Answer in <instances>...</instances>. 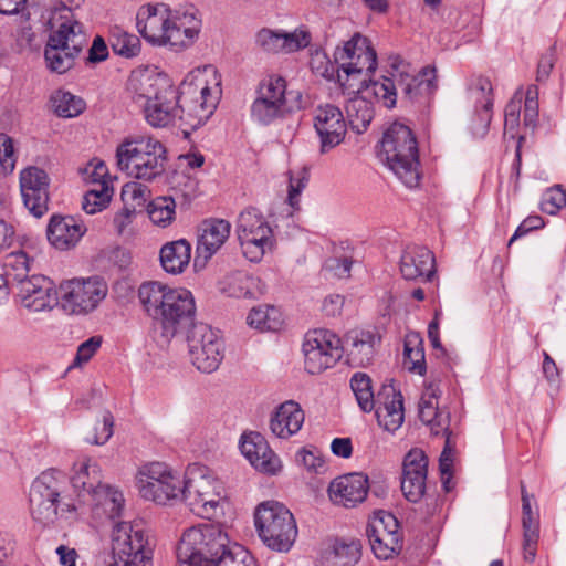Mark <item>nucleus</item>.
<instances>
[{
	"label": "nucleus",
	"mask_w": 566,
	"mask_h": 566,
	"mask_svg": "<svg viewBox=\"0 0 566 566\" xmlns=\"http://www.w3.org/2000/svg\"><path fill=\"white\" fill-rule=\"evenodd\" d=\"M334 62L337 82L350 96L346 104L347 126L357 134L364 133L374 117L369 97L392 108L399 94L401 99L418 102L430 97L438 88L434 66L417 71L400 56L390 57L388 75L371 80L370 74L377 69V54L370 41L360 33L335 49Z\"/></svg>",
	"instance_id": "f257e3e1"
},
{
	"label": "nucleus",
	"mask_w": 566,
	"mask_h": 566,
	"mask_svg": "<svg viewBox=\"0 0 566 566\" xmlns=\"http://www.w3.org/2000/svg\"><path fill=\"white\" fill-rule=\"evenodd\" d=\"M134 103L154 128H165L184 119V114L203 125L221 97V76L212 65L190 71L177 90L167 75L151 70L134 71L127 83Z\"/></svg>",
	"instance_id": "f03ea898"
},
{
	"label": "nucleus",
	"mask_w": 566,
	"mask_h": 566,
	"mask_svg": "<svg viewBox=\"0 0 566 566\" xmlns=\"http://www.w3.org/2000/svg\"><path fill=\"white\" fill-rule=\"evenodd\" d=\"M179 566H258L243 546L231 544L220 525L200 523L184 531L177 546Z\"/></svg>",
	"instance_id": "7ed1b4c3"
},
{
	"label": "nucleus",
	"mask_w": 566,
	"mask_h": 566,
	"mask_svg": "<svg viewBox=\"0 0 566 566\" xmlns=\"http://www.w3.org/2000/svg\"><path fill=\"white\" fill-rule=\"evenodd\" d=\"M136 28L149 44L179 51L193 43L200 21L193 13L172 20L165 4H146L137 11Z\"/></svg>",
	"instance_id": "20e7f679"
},
{
	"label": "nucleus",
	"mask_w": 566,
	"mask_h": 566,
	"mask_svg": "<svg viewBox=\"0 0 566 566\" xmlns=\"http://www.w3.org/2000/svg\"><path fill=\"white\" fill-rule=\"evenodd\" d=\"M378 157L407 188L419 186L421 174L418 144L408 126L394 123L386 129Z\"/></svg>",
	"instance_id": "39448f33"
},
{
	"label": "nucleus",
	"mask_w": 566,
	"mask_h": 566,
	"mask_svg": "<svg viewBox=\"0 0 566 566\" xmlns=\"http://www.w3.org/2000/svg\"><path fill=\"white\" fill-rule=\"evenodd\" d=\"M167 150L163 143L150 135L126 137L116 148V163L127 176L151 181L165 170Z\"/></svg>",
	"instance_id": "423d86ee"
},
{
	"label": "nucleus",
	"mask_w": 566,
	"mask_h": 566,
	"mask_svg": "<svg viewBox=\"0 0 566 566\" xmlns=\"http://www.w3.org/2000/svg\"><path fill=\"white\" fill-rule=\"evenodd\" d=\"M254 525L263 544L275 552H289L297 537L293 514L284 504L276 501H266L258 505Z\"/></svg>",
	"instance_id": "0eeeda50"
},
{
	"label": "nucleus",
	"mask_w": 566,
	"mask_h": 566,
	"mask_svg": "<svg viewBox=\"0 0 566 566\" xmlns=\"http://www.w3.org/2000/svg\"><path fill=\"white\" fill-rule=\"evenodd\" d=\"M184 488V500L192 513L208 520L217 515L224 490L206 465H188Z\"/></svg>",
	"instance_id": "6e6552de"
},
{
	"label": "nucleus",
	"mask_w": 566,
	"mask_h": 566,
	"mask_svg": "<svg viewBox=\"0 0 566 566\" xmlns=\"http://www.w3.org/2000/svg\"><path fill=\"white\" fill-rule=\"evenodd\" d=\"M301 97L298 92H286L283 77L269 76L259 85L258 96L251 106V116L259 124L269 125L286 113L301 109Z\"/></svg>",
	"instance_id": "1a4fd4ad"
},
{
	"label": "nucleus",
	"mask_w": 566,
	"mask_h": 566,
	"mask_svg": "<svg viewBox=\"0 0 566 566\" xmlns=\"http://www.w3.org/2000/svg\"><path fill=\"white\" fill-rule=\"evenodd\" d=\"M86 41L84 25L66 18L49 36L44 50L48 69L57 74L66 73L73 67Z\"/></svg>",
	"instance_id": "9d476101"
},
{
	"label": "nucleus",
	"mask_w": 566,
	"mask_h": 566,
	"mask_svg": "<svg viewBox=\"0 0 566 566\" xmlns=\"http://www.w3.org/2000/svg\"><path fill=\"white\" fill-rule=\"evenodd\" d=\"M60 473L54 470L42 472L31 484L30 511L32 517L41 523L49 524L54 521L59 510L62 514L77 511L75 502L60 500Z\"/></svg>",
	"instance_id": "9b49d317"
},
{
	"label": "nucleus",
	"mask_w": 566,
	"mask_h": 566,
	"mask_svg": "<svg viewBox=\"0 0 566 566\" xmlns=\"http://www.w3.org/2000/svg\"><path fill=\"white\" fill-rule=\"evenodd\" d=\"M137 486L143 499L157 504L185 497L184 479L163 462L143 465L137 474Z\"/></svg>",
	"instance_id": "f8f14e48"
},
{
	"label": "nucleus",
	"mask_w": 566,
	"mask_h": 566,
	"mask_svg": "<svg viewBox=\"0 0 566 566\" xmlns=\"http://www.w3.org/2000/svg\"><path fill=\"white\" fill-rule=\"evenodd\" d=\"M108 294L107 282L98 276L76 277L60 284L62 308L72 315L94 312Z\"/></svg>",
	"instance_id": "ddd939ff"
},
{
	"label": "nucleus",
	"mask_w": 566,
	"mask_h": 566,
	"mask_svg": "<svg viewBox=\"0 0 566 566\" xmlns=\"http://www.w3.org/2000/svg\"><path fill=\"white\" fill-rule=\"evenodd\" d=\"M237 234L242 253L250 262L261 261L274 244L272 228L262 212L253 207L239 214Z\"/></svg>",
	"instance_id": "4468645a"
},
{
	"label": "nucleus",
	"mask_w": 566,
	"mask_h": 566,
	"mask_svg": "<svg viewBox=\"0 0 566 566\" xmlns=\"http://www.w3.org/2000/svg\"><path fill=\"white\" fill-rule=\"evenodd\" d=\"M302 352L305 370L316 375L335 366L344 354V347L334 332L317 328L305 334Z\"/></svg>",
	"instance_id": "2eb2a0df"
},
{
	"label": "nucleus",
	"mask_w": 566,
	"mask_h": 566,
	"mask_svg": "<svg viewBox=\"0 0 566 566\" xmlns=\"http://www.w3.org/2000/svg\"><path fill=\"white\" fill-rule=\"evenodd\" d=\"M112 549L123 566H150L153 549L139 524L117 523L112 532Z\"/></svg>",
	"instance_id": "dca6fc26"
},
{
	"label": "nucleus",
	"mask_w": 566,
	"mask_h": 566,
	"mask_svg": "<svg viewBox=\"0 0 566 566\" xmlns=\"http://www.w3.org/2000/svg\"><path fill=\"white\" fill-rule=\"evenodd\" d=\"M189 356L193 366L202 373L218 369L224 352V344L218 331L206 324H196L188 337Z\"/></svg>",
	"instance_id": "f3484780"
},
{
	"label": "nucleus",
	"mask_w": 566,
	"mask_h": 566,
	"mask_svg": "<svg viewBox=\"0 0 566 566\" xmlns=\"http://www.w3.org/2000/svg\"><path fill=\"white\" fill-rule=\"evenodd\" d=\"M366 534L371 551L378 559L392 558L402 548L399 523L389 512H376L368 522Z\"/></svg>",
	"instance_id": "a211bd4d"
},
{
	"label": "nucleus",
	"mask_w": 566,
	"mask_h": 566,
	"mask_svg": "<svg viewBox=\"0 0 566 566\" xmlns=\"http://www.w3.org/2000/svg\"><path fill=\"white\" fill-rule=\"evenodd\" d=\"M195 298L189 290L176 287L168 302L158 327L165 343H169L180 331L193 324Z\"/></svg>",
	"instance_id": "6ab92c4d"
},
{
	"label": "nucleus",
	"mask_w": 566,
	"mask_h": 566,
	"mask_svg": "<svg viewBox=\"0 0 566 566\" xmlns=\"http://www.w3.org/2000/svg\"><path fill=\"white\" fill-rule=\"evenodd\" d=\"M50 177L36 166H28L19 174L20 191L24 207L35 217H43L49 210Z\"/></svg>",
	"instance_id": "aec40b11"
},
{
	"label": "nucleus",
	"mask_w": 566,
	"mask_h": 566,
	"mask_svg": "<svg viewBox=\"0 0 566 566\" xmlns=\"http://www.w3.org/2000/svg\"><path fill=\"white\" fill-rule=\"evenodd\" d=\"M313 125L323 154L338 146L347 133V122L343 112L332 104L321 105L315 109Z\"/></svg>",
	"instance_id": "412c9836"
},
{
	"label": "nucleus",
	"mask_w": 566,
	"mask_h": 566,
	"mask_svg": "<svg viewBox=\"0 0 566 566\" xmlns=\"http://www.w3.org/2000/svg\"><path fill=\"white\" fill-rule=\"evenodd\" d=\"M368 491V476L353 472L333 479L328 484L327 495L334 505L352 509L366 500Z\"/></svg>",
	"instance_id": "4be33fe9"
},
{
	"label": "nucleus",
	"mask_w": 566,
	"mask_h": 566,
	"mask_svg": "<svg viewBox=\"0 0 566 566\" xmlns=\"http://www.w3.org/2000/svg\"><path fill=\"white\" fill-rule=\"evenodd\" d=\"M18 296L22 306L41 312L57 303V294L53 282L43 275H32L18 285Z\"/></svg>",
	"instance_id": "5701e85b"
},
{
	"label": "nucleus",
	"mask_w": 566,
	"mask_h": 566,
	"mask_svg": "<svg viewBox=\"0 0 566 566\" xmlns=\"http://www.w3.org/2000/svg\"><path fill=\"white\" fill-rule=\"evenodd\" d=\"M240 450L251 465L260 472L273 475L282 468L280 458L260 433L242 436Z\"/></svg>",
	"instance_id": "b1692460"
},
{
	"label": "nucleus",
	"mask_w": 566,
	"mask_h": 566,
	"mask_svg": "<svg viewBox=\"0 0 566 566\" xmlns=\"http://www.w3.org/2000/svg\"><path fill=\"white\" fill-rule=\"evenodd\" d=\"M311 42L310 33L304 29L293 32L263 28L255 34V44L269 53L295 52L306 48Z\"/></svg>",
	"instance_id": "393cba45"
},
{
	"label": "nucleus",
	"mask_w": 566,
	"mask_h": 566,
	"mask_svg": "<svg viewBox=\"0 0 566 566\" xmlns=\"http://www.w3.org/2000/svg\"><path fill=\"white\" fill-rule=\"evenodd\" d=\"M374 408L380 427L389 432L398 430L405 420L403 398L394 386L385 385L377 394Z\"/></svg>",
	"instance_id": "a878e982"
},
{
	"label": "nucleus",
	"mask_w": 566,
	"mask_h": 566,
	"mask_svg": "<svg viewBox=\"0 0 566 566\" xmlns=\"http://www.w3.org/2000/svg\"><path fill=\"white\" fill-rule=\"evenodd\" d=\"M399 269L405 280L431 281L434 275V255L426 247L407 245L401 253Z\"/></svg>",
	"instance_id": "bb28decb"
},
{
	"label": "nucleus",
	"mask_w": 566,
	"mask_h": 566,
	"mask_svg": "<svg viewBox=\"0 0 566 566\" xmlns=\"http://www.w3.org/2000/svg\"><path fill=\"white\" fill-rule=\"evenodd\" d=\"M102 476L99 464L91 458L83 457L74 463L70 481L77 493V507L103 484Z\"/></svg>",
	"instance_id": "cd10ccee"
},
{
	"label": "nucleus",
	"mask_w": 566,
	"mask_h": 566,
	"mask_svg": "<svg viewBox=\"0 0 566 566\" xmlns=\"http://www.w3.org/2000/svg\"><path fill=\"white\" fill-rule=\"evenodd\" d=\"M231 223L224 219L203 220L198 228V258L209 260L226 243L230 235Z\"/></svg>",
	"instance_id": "c85d7f7f"
},
{
	"label": "nucleus",
	"mask_w": 566,
	"mask_h": 566,
	"mask_svg": "<svg viewBox=\"0 0 566 566\" xmlns=\"http://www.w3.org/2000/svg\"><path fill=\"white\" fill-rule=\"evenodd\" d=\"M86 232L80 220L71 216H52L46 229L49 242L59 250H69L77 244Z\"/></svg>",
	"instance_id": "c756f323"
},
{
	"label": "nucleus",
	"mask_w": 566,
	"mask_h": 566,
	"mask_svg": "<svg viewBox=\"0 0 566 566\" xmlns=\"http://www.w3.org/2000/svg\"><path fill=\"white\" fill-rule=\"evenodd\" d=\"M440 390L438 386L430 384L426 387L419 401V418L436 436L450 434V415L438 407Z\"/></svg>",
	"instance_id": "7c9ffc66"
},
{
	"label": "nucleus",
	"mask_w": 566,
	"mask_h": 566,
	"mask_svg": "<svg viewBox=\"0 0 566 566\" xmlns=\"http://www.w3.org/2000/svg\"><path fill=\"white\" fill-rule=\"evenodd\" d=\"M305 415L300 403L286 400L276 407L270 418V430L279 439H290L302 428Z\"/></svg>",
	"instance_id": "2f4dec72"
},
{
	"label": "nucleus",
	"mask_w": 566,
	"mask_h": 566,
	"mask_svg": "<svg viewBox=\"0 0 566 566\" xmlns=\"http://www.w3.org/2000/svg\"><path fill=\"white\" fill-rule=\"evenodd\" d=\"M175 289L176 287H171L158 281H149L140 284L138 289L139 303L144 312L153 319L156 326H158L164 316L166 306Z\"/></svg>",
	"instance_id": "473e14b6"
},
{
	"label": "nucleus",
	"mask_w": 566,
	"mask_h": 566,
	"mask_svg": "<svg viewBox=\"0 0 566 566\" xmlns=\"http://www.w3.org/2000/svg\"><path fill=\"white\" fill-rule=\"evenodd\" d=\"M264 282L255 275L244 271H235L220 282V291L235 298H259L265 293Z\"/></svg>",
	"instance_id": "72a5a7b5"
},
{
	"label": "nucleus",
	"mask_w": 566,
	"mask_h": 566,
	"mask_svg": "<svg viewBox=\"0 0 566 566\" xmlns=\"http://www.w3.org/2000/svg\"><path fill=\"white\" fill-rule=\"evenodd\" d=\"M522 526H523V557L526 562H534L539 538V520L537 511L532 509V499L522 484Z\"/></svg>",
	"instance_id": "f704fd0d"
},
{
	"label": "nucleus",
	"mask_w": 566,
	"mask_h": 566,
	"mask_svg": "<svg viewBox=\"0 0 566 566\" xmlns=\"http://www.w3.org/2000/svg\"><path fill=\"white\" fill-rule=\"evenodd\" d=\"M379 337L371 331H352L346 337L348 364L355 367L368 366L376 353Z\"/></svg>",
	"instance_id": "c9c22d12"
},
{
	"label": "nucleus",
	"mask_w": 566,
	"mask_h": 566,
	"mask_svg": "<svg viewBox=\"0 0 566 566\" xmlns=\"http://www.w3.org/2000/svg\"><path fill=\"white\" fill-rule=\"evenodd\" d=\"M492 83L486 77L476 78L469 90L470 99L474 105V115L479 126L485 133L492 119L493 107Z\"/></svg>",
	"instance_id": "e433bc0d"
},
{
	"label": "nucleus",
	"mask_w": 566,
	"mask_h": 566,
	"mask_svg": "<svg viewBox=\"0 0 566 566\" xmlns=\"http://www.w3.org/2000/svg\"><path fill=\"white\" fill-rule=\"evenodd\" d=\"M83 505L92 506L93 509H101L108 518H116L120 516L125 499L123 492L117 488L103 483Z\"/></svg>",
	"instance_id": "4c0bfd02"
},
{
	"label": "nucleus",
	"mask_w": 566,
	"mask_h": 566,
	"mask_svg": "<svg viewBox=\"0 0 566 566\" xmlns=\"http://www.w3.org/2000/svg\"><path fill=\"white\" fill-rule=\"evenodd\" d=\"M159 256L167 273H181L190 261L191 245L184 239L168 242L161 248Z\"/></svg>",
	"instance_id": "58836bf2"
},
{
	"label": "nucleus",
	"mask_w": 566,
	"mask_h": 566,
	"mask_svg": "<svg viewBox=\"0 0 566 566\" xmlns=\"http://www.w3.org/2000/svg\"><path fill=\"white\" fill-rule=\"evenodd\" d=\"M361 544L357 539H336L327 553L331 566H354L360 559Z\"/></svg>",
	"instance_id": "ea45409f"
},
{
	"label": "nucleus",
	"mask_w": 566,
	"mask_h": 566,
	"mask_svg": "<svg viewBox=\"0 0 566 566\" xmlns=\"http://www.w3.org/2000/svg\"><path fill=\"white\" fill-rule=\"evenodd\" d=\"M247 323L250 327L261 332H276L282 327L283 321L279 308L269 305H259L249 312Z\"/></svg>",
	"instance_id": "a19ab883"
},
{
	"label": "nucleus",
	"mask_w": 566,
	"mask_h": 566,
	"mask_svg": "<svg viewBox=\"0 0 566 566\" xmlns=\"http://www.w3.org/2000/svg\"><path fill=\"white\" fill-rule=\"evenodd\" d=\"M108 40L116 55L133 59L140 53L142 43L139 38L119 27L111 29Z\"/></svg>",
	"instance_id": "79ce46f5"
},
{
	"label": "nucleus",
	"mask_w": 566,
	"mask_h": 566,
	"mask_svg": "<svg viewBox=\"0 0 566 566\" xmlns=\"http://www.w3.org/2000/svg\"><path fill=\"white\" fill-rule=\"evenodd\" d=\"M54 113L60 117L71 118L80 115L84 108V101L63 90L55 91L50 98Z\"/></svg>",
	"instance_id": "37998d69"
},
{
	"label": "nucleus",
	"mask_w": 566,
	"mask_h": 566,
	"mask_svg": "<svg viewBox=\"0 0 566 566\" xmlns=\"http://www.w3.org/2000/svg\"><path fill=\"white\" fill-rule=\"evenodd\" d=\"M30 262V258L23 251L7 254L3 260L4 273L2 274L7 280V284L13 281L19 285L22 281L28 280L30 277L28 275L31 269Z\"/></svg>",
	"instance_id": "c03bdc74"
},
{
	"label": "nucleus",
	"mask_w": 566,
	"mask_h": 566,
	"mask_svg": "<svg viewBox=\"0 0 566 566\" xmlns=\"http://www.w3.org/2000/svg\"><path fill=\"white\" fill-rule=\"evenodd\" d=\"M350 388L359 408L364 412L373 411L377 405V395L374 394L370 377L365 373H355L350 378Z\"/></svg>",
	"instance_id": "a18cd8bd"
},
{
	"label": "nucleus",
	"mask_w": 566,
	"mask_h": 566,
	"mask_svg": "<svg viewBox=\"0 0 566 566\" xmlns=\"http://www.w3.org/2000/svg\"><path fill=\"white\" fill-rule=\"evenodd\" d=\"M114 189L108 182H97L83 196L82 208L88 214L104 210L112 200Z\"/></svg>",
	"instance_id": "49530a36"
},
{
	"label": "nucleus",
	"mask_w": 566,
	"mask_h": 566,
	"mask_svg": "<svg viewBox=\"0 0 566 566\" xmlns=\"http://www.w3.org/2000/svg\"><path fill=\"white\" fill-rule=\"evenodd\" d=\"M151 222L158 227L166 228L171 224L176 216V202L172 197H157L153 199L147 208Z\"/></svg>",
	"instance_id": "de8ad7c7"
},
{
	"label": "nucleus",
	"mask_w": 566,
	"mask_h": 566,
	"mask_svg": "<svg viewBox=\"0 0 566 566\" xmlns=\"http://www.w3.org/2000/svg\"><path fill=\"white\" fill-rule=\"evenodd\" d=\"M403 355L405 365L410 371L421 376L424 375L426 358L421 339L417 336L407 338L405 342Z\"/></svg>",
	"instance_id": "09e8293b"
},
{
	"label": "nucleus",
	"mask_w": 566,
	"mask_h": 566,
	"mask_svg": "<svg viewBox=\"0 0 566 566\" xmlns=\"http://www.w3.org/2000/svg\"><path fill=\"white\" fill-rule=\"evenodd\" d=\"M402 475H428V458L423 450L413 448L405 455Z\"/></svg>",
	"instance_id": "8fccbe9b"
},
{
	"label": "nucleus",
	"mask_w": 566,
	"mask_h": 566,
	"mask_svg": "<svg viewBox=\"0 0 566 566\" xmlns=\"http://www.w3.org/2000/svg\"><path fill=\"white\" fill-rule=\"evenodd\" d=\"M541 210L554 216L566 206V190L556 185L544 191L541 199Z\"/></svg>",
	"instance_id": "3c124183"
},
{
	"label": "nucleus",
	"mask_w": 566,
	"mask_h": 566,
	"mask_svg": "<svg viewBox=\"0 0 566 566\" xmlns=\"http://www.w3.org/2000/svg\"><path fill=\"white\" fill-rule=\"evenodd\" d=\"M427 476L401 475V491L405 497L412 503L419 502L426 494Z\"/></svg>",
	"instance_id": "603ef678"
},
{
	"label": "nucleus",
	"mask_w": 566,
	"mask_h": 566,
	"mask_svg": "<svg viewBox=\"0 0 566 566\" xmlns=\"http://www.w3.org/2000/svg\"><path fill=\"white\" fill-rule=\"evenodd\" d=\"M308 473L325 474L327 464L324 457L317 449H301L296 454Z\"/></svg>",
	"instance_id": "864d4df0"
},
{
	"label": "nucleus",
	"mask_w": 566,
	"mask_h": 566,
	"mask_svg": "<svg viewBox=\"0 0 566 566\" xmlns=\"http://www.w3.org/2000/svg\"><path fill=\"white\" fill-rule=\"evenodd\" d=\"M149 193L148 187L139 182H127L122 189L123 200L129 203L133 210L144 207Z\"/></svg>",
	"instance_id": "5fc2aeb1"
},
{
	"label": "nucleus",
	"mask_w": 566,
	"mask_h": 566,
	"mask_svg": "<svg viewBox=\"0 0 566 566\" xmlns=\"http://www.w3.org/2000/svg\"><path fill=\"white\" fill-rule=\"evenodd\" d=\"M522 109V97L512 98L505 106L504 111V132L515 138L520 126V117Z\"/></svg>",
	"instance_id": "6e6d98bb"
},
{
	"label": "nucleus",
	"mask_w": 566,
	"mask_h": 566,
	"mask_svg": "<svg viewBox=\"0 0 566 566\" xmlns=\"http://www.w3.org/2000/svg\"><path fill=\"white\" fill-rule=\"evenodd\" d=\"M307 180L306 171L304 169L297 171L296 174L290 172L287 203L294 210L298 209L300 207V197L307 185Z\"/></svg>",
	"instance_id": "4d7b16f0"
},
{
	"label": "nucleus",
	"mask_w": 566,
	"mask_h": 566,
	"mask_svg": "<svg viewBox=\"0 0 566 566\" xmlns=\"http://www.w3.org/2000/svg\"><path fill=\"white\" fill-rule=\"evenodd\" d=\"M538 117V87L530 85L525 93L524 102V124L528 127H535Z\"/></svg>",
	"instance_id": "13d9d810"
},
{
	"label": "nucleus",
	"mask_w": 566,
	"mask_h": 566,
	"mask_svg": "<svg viewBox=\"0 0 566 566\" xmlns=\"http://www.w3.org/2000/svg\"><path fill=\"white\" fill-rule=\"evenodd\" d=\"M81 172L83 179L92 186L96 187L97 182H108L111 185L107 166L102 160L94 159L90 161Z\"/></svg>",
	"instance_id": "bf43d9fd"
},
{
	"label": "nucleus",
	"mask_w": 566,
	"mask_h": 566,
	"mask_svg": "<svg viewBox=\"0 0 566 566\" xmlns=\"http://www.w3.org/2000/svg\"><path fill=\"white\" fill-rule=\"evenodd\" d=\"M102 339L101 337L93 336L88 338L87 340L83 342L76 350V355L74 357V360L69 366V369L81 367L83 364L87 363L94 354L101 347Z\"/></svg>",
	"instance_id": "052dcab7"
},
{
	"label": "nucleus",
	"mask_w": 566,
	"mask_h": 566,
	"mask_svg": "<svg viewBox=\"0 0 566 566\" xmlns=\"http://www.w3.org/2000/svg\"><path fill=\"white\" fill-rule=\"evenodd\" d=\"M14 149L12 139L4 135H0V166L3 171H12L14 169Z\"/></svg>",
	"instance_id": "680f3d73"
},
{
	"label": "nucleus",
	"mask_w": 566,
	"mask_h": 566,
	"mask_svg": "<svg viewBox=\"0 0 566 566\" xmlns=\"http://www.w3.org/2000/svg\"><path fill=\"white\" fill-rule=\"evenodd\" d=\"M452 465L453 459L451 454V450L449 448V434L447 436L446 447L439 459V470L441 473V481L444 490L448 492L450 490L449 483L452 478Z\"/></svg>",
	"instance_id": "e2e57ef3"
},
{
	"label": "nucleus",
	"mask_w": 566,
	"mask_h": 566,
	"mask_svg": "<svg viewBox=\"0 0 566 566\" xmlns=\"http://www.w3.org/2000/svg\"><path fill=\"white\" fill-rule=\"evenodd\" d=\"M353 260L343 258H331L325 262V269L332 272L338 279H345L350 275Z\"/></svg>",
	"instance_id": "0e129e2a"
},
{
	"label": "nucleus",
	"mask_w": 566,
	"mask_h": 566,
	"mask_svg": "<svg viewBox=\"0 0 566 566\" xmlns=\"http://www.w3.org/2000/svg\"><path fill=\"white\" fill-rule=\"evenodd\" d=\"M114 419L111 412H105L101 428H95V434L88 442L92 444H105L113 436Z\"/></svg>",
	"instance_id": "69168bd1"
},
{
	"label": "nucleus",
	"mask_w": 566,
	"mask_h": 566,
	"mask_svg": "<svg viewBox=\"0 0 566 566\" xmlns=\"http://www.w3.org/2000/svg\"><path fill=\"white\" fill-rule=\"evenodd\" d=\"M108 48L105 40L97 35L94 38L92 46L88 50L87 61L90 63H99L108 57Z\"/></svg>",
	"instance_id": "338daca9"
},
{
	"label": "nucleus",
	"mask_w": 566,
	"mask_h": 566,
	"mask_svg": "<svg viewBox=\"0 0 566 566\" xmlns=\"http://www.w3.org/2000/svg\"><path fill=\"white\" fill-rule=\"evenodd\" d=\"M345 298L339 294H332L324 298L322 311L326 316L335 317L342 313Z\"/></svg>",
	"instance_id": "774afa93"
}]
</instances>
